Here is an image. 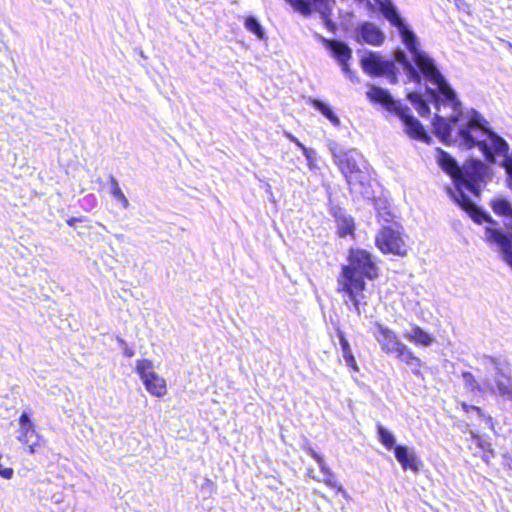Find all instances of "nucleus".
<instances>
[{
  "instance_id": "1",
  "label": "nucleus",
  "mask_w": 512,
  "mask_h": 512,
  "mask_svg": "<svg viewBox=\"0 0 512 512\" xmlns=\"http://www.w3.org/2000/svg\"><path fill=\"white\" fill-rule=\"evenodd\" d=\"M487 124V120L476 111L467 118L462 114L449 119L436 115L433 123L435 134L443 143L450 144L453 141V131L457 128L456 135L465 148L477 147L486 160L493 162L496 155L507 154L508 144L487 128Z\"/></svg>"
},
{
  "instance_id": "2",
  "label": "nucleus",
  "mask_w": 512,
  "mask_h": 512,
  "mask_svg": "<svg viewBox=\"0 0 512 512\" xmlns=\"http://www.w3.org/2000/svg\"><path fill=\"white\" fill-rule=\"evenodd\" d=\"M380 276V268L375 257L366 249L350 248L347 263L341 265L336 277V292L344 305L361 314V306L367 305V283Z\"/></svg>"
},
{
  "instance_id": "3",
  "label": "nucleus",
  "mask_w": 512,
  "mask_h": 512,
  "mask_svg": "<svg viewBox=\"0 0 512 512\" xmlns=\"http://www.w3.org/2000/svg\"><path fill=\"white\" fill-rule=\"evenodd\" d=\"M436 161L440 168L450 176L456 189L465 187L475 197L481 191L488 178V167L478 159H469L459 166L456 159L442 148H436Z\"/></svg>"
},
{
  "instance_id": "4",
  "label": "nucleus",
  "mask_w": 512,
  "mask_h": 512,
  "mask_svg": "<svg viewBox=\"0 0 512 512\" xmlns=\"http://www.w3.org/2000/svg\"><path fill=\"white\" fill-rule=\"evenodd\" d=\"M333 161L346 179L350 188L367 187L371 181V170L356 150H333Z\"/></svg>"
},
{
  "instance_id": "5",
  "label": "nucleus",
  "mask_w": 512,
  "mask_h": 512,
  "mask_svg": "<svg viewBox=\"0 0 512 512\" xmlns=\"http://www.w3.org/2000/svg\"><path fill=\"white\" fill-rule=\"evenodd\" d=\"M407 235L400 223L392 225H383L375 235V246L384 255H394L406 257L409 246L407 244Z\"/></svg>"
},
{
  "instance_id": "6",
  "label": "nucleus",
  "mask_w": 512,
  "mask_h": 512,
  "mask_svg": "<svg viewBox=\"0 0 512 512\" xmlns=\"http://www.w3.org/2000/svg\"><path fill=\"white\" fill-rule=\"evenodd\" d=\"M135 370L142 380L145 389L152 396L162 398L167 394L166 380L154 371L153 362L151 360H137Z\"/></svg>"
},
{
  "instance_id": "7",
  "label": "nucleus",
  "mask_w": 512,
  "mask_h": 512,
  "mask_svg": "<svg viewBox=\"0 0 512 512\" xmlns=\"http://www.w3.org/2000/svg\"><path fill=\"white\" fill-rule=\"evenodd\" d=\"M363 70L370 76H387L392 82H396L397 69L393 61L383 59L376 52H368L361 59Z\"/></svg>"
},
{
  "instance_id": "8",
  "label": "nucleus",
  "mask_w": 512,
  "mask_h": 512,
  "mask_svg": "<svg viewBox=\"0 0 512 512\" xmlns=\"http://www.w3.org/2000/svg\"><path fill=\"white\" fill-rule=\"evenodd\" d=\"M303 451L311 456L319 465L321 472H323L324 477L323 479H318L310 474L309 477L313 478L314 480L318 482L324 483L326 486L331 488L335 494H341L347 501L350 499V496L347 494L343 486L339 483L336 475L331 471V469L326 465L325 460L323 456H321L319 453H317L309 443L305 444L302 447Z\"/></svg>"
},
{
  "instance_id": "9",
  "label": "nucleus",
  "mask_w": 512,
  "mask_h": 512,
  "mask_svg": "<svg viewBox=\"0 0 512 512\" xmlns=\"http://www.w3.org/2000/svg\"><path fill=\"white\" fill-rule=\"evenodd\" d=\"M19 432L17 439L26 447L29 454H34L41 445V436L36 432L35 425L27 412H22L18 419Z\"/></svg>"
},
{
  "instance_id": "10",
  "label": "nucleus",
  "mask_w": 512,
  "mask_h": 512,
  "mask_svg": "<svg viewBox=\"0 0 512 512\" xmlns=\"http://www.w3.org/2000/svg\"><path fill=\"white\" fill-rule=\"evenodd\" d=\"M465 187H461L460 189H456L457 193L453 194L454 201L463 209L470 218L477 224H482L487 222L491 224L493 227L497 226V221H495L489 214L481 210L477 205H475L468 196L464 193Z\"/></svg>"
},
{
  "instance_id": "11",
  "label": "nucleus",
  "mask_w": 512,
  "mask_h": 512,
  "mask_svg": "<svg viewBox=\"0 0 512 512\" xmlns=\"http://www.w3.org/2000/svg\"><path fill=\"white\" fill-rule=\"evenodd\" d=\"M354 39L361 45L367 44L373 47H379L385 41V34L374 23L364 21L356 27Z\"/></svg>"
},
{
  "instance_id": "12",
  "label": "nucleus",
  "mask_w": 512,
  "mask_h": 512,
  "mask_svg": "<svg viewBox=\"0 0 512 512\" xmlns=\"http://www.w3.org/2000/svg\"><path fill=\"white\" fill-rule=\"evenodd\" d=\"M366 96L371 103L380 105L394 115H397L404 107L400 102L393 99L388 90L376 85H369Z\"/></svg>"
},
{
  "instance_id": "13",
  "label": "nucleus",
  "mask_w": 512,
  "mask_h": 512,
  "mask_svg": "<svg viewBox=\"0 0 512 512\" xmlns=\"http://www.w3.org/2000/svg\"><path fill=\"white\" fill-rule=\"evenodd\" d=\"M485 237L487 242L498 245L504 261L512 268V233L504 234L500 228L486 227Z\"/></svg>"
},
{
  "instance_id": "14",
  "label": "nucleus",
  "mask_w": 512,
  "mask_h": 512,
  "mask_svg": "<svg viewBox=\"0 0 512 512\" xmlns=\"http://www.w3.org/2000/svg\"><path fill=\"white\" fill-rule=\"evenodd\" d=\"M396 116L403 122L405 132L411 139L427 144L430 143L431 138L421 123L410 114V109L407 106H404Z\"/></svg>"
},
{
  "instance_id": "15",
  "label": "nucleus",
  "mask_w": 512,
  "mask_h": 512,
  "mask_svg": "<svg viewBox=\"0 0 512 512\" xmlns=\"http://www.w3.org/2000/svg\"><path fill=\"white\" fill-rule=\"evenodd\" d=\"M486 392L512 400V381L509 376L497 370L492 377L484 379Z\"/></svg>"
},
{
  "instance_id": "16",
  "label": "nucleus",
  "mask_w": 512,
  "mask_h": 512,
  "mask_svg": "<svg viewBox=\"0 0 512 512\" xmlns=\"http://www.w3.org/2000/svg\"><path fill=\"white\" fill-rule=\"evenodd\" d=\"M320 42L331 52L343 71L349 70V61L352 58L351 48L342 41L319 37Z\"/></svg>"
},
{
  "instance_id": "17",
  "label": "nucleus",
  "mask_w": 512,
  "mask_h": 512,
  "mask_svg": "<svg viewBox=\"0 0 512 512\" xmlns=\"http://www.w3.org/2000/svg\"><path fill=\"white\" fill-rule=\"evenodd\" d=\"M375 327L378 331L376 340L380 345L381 351L385 354H395L404 343L399 339L398 335L391 329L376 323Z\"/></svg>"
},
{
  "instance_id": "18",
  "label": "nucleus",
  "mask_w": 512,
  "mask_h": 512,
  "mask_svg": "<svg viewBox=\"0 0 512 512\" xmlns=\"http://www.w3.org/2000/svg\"><path fill=\"white\" fill-rule=\"evenodd\" d=\"M329 212L337 225V234L341 238L354 235V219L339 205H331Z\"/></svg>"
},
{
  "instance_id": "19",
  "label": "nucleus",
  "mask_w": 512,
  "mask_h": 512,
  "mask_svg": "<svg viewBox=\"0 0 512 512\" xmlns=\"http://www.w3.org/2000/svg\"><path fill=\"white\" fill-rule=\"evenodd\" d=\"M395 358L411 369L413 375L423 378L422 368L424 362L418 357L406 344H404L395 354Z\"/></svg>"
},
{
  "instance_id": "20",
  "label": "nucleus",
  "mask_w": 512,
  "mask_h": 512,
  "mask_svg": "<svg viewBox=\"0 0 512 512\" xmlns=\"http://www.w3.org/2000/svg\"><path fill=\"white\" fill-rule=\"evenodd\" d=\"M394 455L404 471L411 470L417 473L420 470L421 460L414 452L409 451L408 447L397 445Z\"/></svg>"
},
{
  "instance_id": "21",
  "label": "nucleus",
  "mask_w": 512,
  "mask_h": 512,
  "mask_svg": "<svg viewBox=\"0 0 512 512\" xmlns=\"http://www.w3.org/2000/svg\"><path fill=\"white\" fill-rule=\"evenodd\" d=\"M489 205L497 216L504 218L503 224L506 230L504 234H512V206L510 202L503 197H499L490 200Z\"/></svg>"
},
{
  "instance_id": "22",
  "label": "nucleus",
  "mask_w": 512,
  "mask_h": 512,
  "mask_svg": "<svg viewBox=\"0 0 512 512\" xmlns=\"http://www.w3.org/2000/svg\"><path fill=\"white\" fill-rule=\"evenodd\" d=\"M414 61L424 77L431 83L435 82L442 76L440 71L435 66L433 60L424 53H416Z\"/></svg>"
},
{
  "instance_id": "23",
  "label": "nucleus",
  "mask_w": 512,
  "mask_h": 512,
  "mask_svg": "<svg viewBox=\"0 0 512 512\" xmlns=\"http://www.w3.org/2000/svg\"><path fill=\"white\" fill-rule=\"evenodd\" d=\"M470 440L474 444L475 449H477L473 454L475 456H480L487 465H490L491 460L496 456L491 442L480 434L474 432L471 433Z\"/></svg>"
},
{
  "instance_id": "24",
  "label": "nucleus",
  "mask_w": 512,
  "mask_h": 512,
  "mask_svg": "<svg viewBox=\"0 0 512 512\" xmlns=\"http://www.w3.org/2000/svg\"><path fill=\"white\" fill-rule=\"evenodd\" d=\"M336 334L339 339V343L342 349L343 358L346 362V365L353 371L358 373L360 371L357 361L353 355L352 349L350 347L349 341L346 337V334L340 328L336 329Z\"/></svg>"
},
{
  "instance_id": "25",
  "label": "nucleus",
  "mask_w": 512,
  "mask_h": 512,
  "mask_svg": "<svg viewBox=\"0 0 512 512\" xmlns=\"http://www.w3.org/2000/svg\"><path fill=\"white\" fill-rule=\"evenodd\" d=\"M405 337L416 346L428 347L433 344L434 336L426 332L418 325H412L411 332Z\"/></svg>"
},
{
  "instance_id": "26",
  "label": "nucleus",
  "mask_w": 512,
  "mask_h": 512,
  "mask_svg": "<svg viewBox=\"0 0 512 512\" xmlns=\"http://www.w3.org/2000/svg\"><path fill=\"white\" fill-rule=\"evenodd\" d=\"M289 4L294 11L300 13L305 17H309L312 14V5L323 6L327 0H284Z\"/></svg>"
},
{
  "instance_id": "27",
  "label": "nucleus",
  "mask_w": 512,
  "mask_h": 512,
  "mask_svg": "<svg viewBox=\"0 0 512 512\" xmlns=\"http://www.w3.org/2000/svg\"><path fill=\"white\" fill-rule=\"evenodd\" d=\"M379 9L383 16L389 21V23L399 28L404 24L403 19L399 16L396 8L393 6V4L387 0V1H379Z\"/></svg>"
},
{
  "instance_id": "28",
  "label": "nucleus",
  "mask_w": 512,
  "mask_h": 512,
  "mask_svg": "<svg viewBox=\"0 0 512 512\" xmlns=\"http://www.w3.org/2000/svg\"><path fill=\"white\" fill-rule=\"evenodd\" d=\"M433 84L437 86L438 91L443 96L444 100L451 103L455 109L460 106V102L456 97V93L447 84L443 75L440 78H438L435 82H433Z\"/></svg>"
},
{
  "instance_id": "29",
  "label": "nucleus",
  "mask_w": 512,
  "mask_h": 512,
  "mask_svg": "<svg viewBox=\"0 0 512 512\" xmlns=\"http://www.w3.org/2000/svg\"><path fill=\"white\" fill-rule=\"evenodd\" d=\"M399 30V33L401 35L402 41L405 44L406 48L415 55L416 53H419L418 50V41L417 37L414 34L413 31H411L405 23L397 28Z\"/></svg>"
},
{
  "instance_id": "30",
  "label": "nucleus",
  "mask_w": 512,
  "mask_h": 512,
  "mask_svg": "<svg viewBox=\"0 0 512 512\" xmlns=\"http://www.w3.org/2000/svg\"><path fill=\"white\" fill-rule=\"evenodd\" d=\"M407 99L411 102L420 116L427 117L430 115V107L421 94L417 92H410L407 95Z\"/></svg>"
},
{
  "instance_id": "31",
  "label": "nucleus",
  "mask_w": 512,
  "mask_h": 512,
  "mask_svg": "<svg viewBox=\"0 0 512 512\" xmlns=\"http://www.w3.org/2000/svg\"><path fill=\"white\" fill-rule=\"evenodd\" d=\"M461 377L464 381L465 388L472 393H485L486 388L483 384H480L475 376L469 371H463Z\"/></svg>"
},
{
  "instance_id": "32",
  "label": "nucleus",
  "mask_w": 512,
  "mask_h": 512,
  "mask_svg": "<svg viewBox=\"0 0 512 512\" xmlns=\"http://www.w3.org/2000/svg\"><path fill=\"white\" fill-rule=\"evenodd\" d=\"M313 11H318L322 15L324 19V25L330 32L334 33L337 30V25L330 18L331 9L329 0H327L326 4L323 6L312 5V12Z\"/></svg>"
},
{
  "instance_id": "33",
  "label": "nucleus",
  "mask_w": 512,
  "mask_h": 512,
  "mask_svg": "<svg viewBox=\"0 0 512 512\" xmlns=\"http://www.w3.org/2000/svg\"><path fill=\"white\" fill-rule=\"evenodd\" d=\"M311 105L329 119L333 125L338 126L340 124L339 118L327 104L318 99H313L311 100Z\"/></svg>"
},
{
  "instance_id": "34",
  "label": "nucleus",
  "mask_w": 512,
  "mask_h": 512,
  "mask_svg": "<svg viewBox=\"0 0 512 512\" xmlns=\"http://www.w3.org/2000/svg\"><path fill=\"white\" fill-rule=\"evenodd\" d=\"M461 409L466 413L469 414L470 412H476L481 418L484 419L489 429L494 430L495 429V422L492 416L486 415L483 410L475 405H469L466 402L460 403Z\"/></svg>"
},
{
  "instance_id": "35",
  "label": "nucleus",
  "mask_w": 512,
  "mask_h": 512,
  "mask_svg": "<svg viewBox=\"0 0 512 512\" xmlns=\"http://www.w3.org/2000/svg\"><path fill=\"white\" fill-rule=\"evenodd\" d=\"M377 434L379 437L380 443L387 449V450H394L397 445H395V438L394 436L386 429L384 428L380 423H377Z\"/></svg>"
},
{
  "instance_id": "36",
  "label": "nucleus",
  "mask_w": 512,
  "mask_h": 512,
  "mask_svg": "<svg viewBox=\"0 0 512 512\" xmlns=\"http://www.w3.org/2000/svg\"><path fill=\"white\" fill-rule=\"evenodd\" d=\"M376 218L381 227L383 225H392L393 223H398L395 220V215L387 206H381L377 208Z\"/></svg>"
},
{
  "instance_id": "37",
  "label": "nucleus",
  "mask_w": 512,
  "mask_h": 512,
  "mask_svg": "<svg viewBox=\"0 0 512 512\" xmlns=\"http://www.w3.org/2000/svg\"><path fill=\"white\" fill-rule=\"evenodd\" d=\"M245 28L253 33L258 39H264L265 33L261 26V24L258 22V20L253 16H248L245 18L244 21Z\"/></svg>"
},
{
  "instance_id": "38",
  "label": "nucleus",
  "mask_w": 512,
  "mask_h": 512,
  "mask_svg": "<svg viewBox=\"0 0 512 512\" xmlns=\"http://www.w3.org/2000/svg\"><path fill=\"white\" fill-rule=\"evenodd\" d=\"M109 181H110V185H111V194L113 195V197L115 199H117L119 202H121L123 207L127 208L129 205V202H128L126 196L124 195V193L122 192L117 180L115 179L114 176H110Z\"/></svg>"
},
{
  "instance_id": "39",
  "label": "nucleus",
  "mask_w": 512,
  "mask_h": 512,
  "mask_svg": "<svg viewBox=\"0 0 512 512\" xmlns=\"http://www.w3.org/2000/svg\"><path fill=\"white\" fill-rule=\"evenodd\" d=\"M406 69L408 70L410 80L415 83H420L421 77L419 73L412 67L409 62H406Z\"/></svg>"
},
{
  "instance_id": "40",
  "label": "nucleus",
  "mask_w": 512,
  "mask_h": 512,
  "mask_svg": "<svg viewBox=\"0 0 512 512\" xmlns=\"http://www.w3.org/2000/svg\"><path fill=\"white\" fill-rule=\"evenodd\" d=\"M503 167L508 175V178L510 180L509 187L512 188V158H506L503 161Z\"/></svg>"
},
{
  "instance_id": "41",
  "label": "nucleus",
  "mask_w": 512,
  "mask_h": 512,
  "mask_svg": "<svg viewBox=\"0 0 512 512\" xmlns=\"http://www.w3.org/2000/svg\"><path fill=\"white\" fill-rule=\"evenodd\" d=\"M118 343L123 347L122 353L126 358H131L134 356V350L129 347L123 339L119 338Z\"/></svg>"
},
{
  "instance_id": "42",
  "label": "nucleus",
  "mask_w": 512,
  "mask_h": 512,
  "mask_svg": "<svg viewBox=\"0 0 512 512\" xmlns=\"http://www.w3.org/2000/svg\"><path fill=\"white\" fill-rule=\"evenodd\" d=\"M87 221L86 217H71L66 220V223L70 227H75L76 223Z\"/></svg>"
},
{
  "instance_id": "43",
  "label": "nucleus",
  "mask_w": 512,
  "mask_h": 512,
  "mask_svg": "<svg viewBox=\"0 0 512 512\" xmlns=\"http://www.w3.org/2000/svg\"><path fill=\"white\" fill-rule=\"evenodd\" d=\"M395 58H396V60H397V61H399V62L403 63V64H404V66L406 67V62H408V61H407V59H406L405 54H404L402 51H398V52H396V54H395Z\"/></svg>"
},
{
  "instance_id": "44",
  "label": "nucleus",
  "mask_w": 512,
  "mask_h": 512,
  "mask_svg": "<svg viewBox=\"0 0 512 512\" xmlns=\"http://www.w3.org/2000/svg\"><path fill=\"white\" fill-rule=\"evenodd\" d=\"M294 143L296 144V146L299 149H301L304 152V154L307 153V151H308L307 148L298 139H296V142H294Z\"/></svg>"
},
{
  "instance_id": "45",
  "label": "nucleus",
  "mask_w": 512,
  "mask_h": 512,
  "mask_svg": "<svg viewBox=\"0 0 512 512\" xmlns=\"http://www.w3.org/2000/svg\"><path fill=\"white\" fill-rule=\"evenodd\" d=\"M294 143L296 144V146L299 149H301L304 152V154L307 153V151H308L307 148L298 139H296V142H294Z\"/></svg>"
},
{
  "instance_id": "46",
  "label": "nucleus",
  "mask_w": 512,
  "mask_h": 512,
  "mask_svg": "<svg viewBox=\"0 0 512 512\" xmlns=\"http://www.w3.org/2000/svg\"><path fill=\"white\" fill-rule=\"evenodd\" d=\"M284 136H285L288 140H290L291 142H296V139H297V138H296L293 134H291L290 132H284Z\"/></svg>"
},
{
  "instance_id": "47",
  "label": "nucleus",
  "mask_w": 512,
  "mask_h": 512,
  "mask_svg": "<svg viewBox=\"0 0 512 512\" xmlns=\"http://www.w3.org/2000/svg\"><path fill=\"white\" fill-rule=\"evenodd\" d=\"M314 494L318 495L319 497L326 499V495L318 490H314Z\"/></svg>"
}]
</instances>
